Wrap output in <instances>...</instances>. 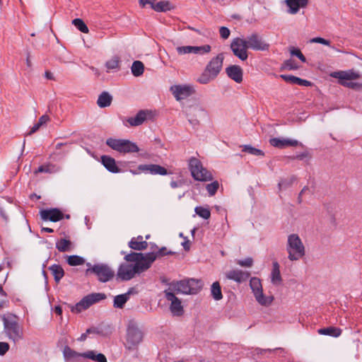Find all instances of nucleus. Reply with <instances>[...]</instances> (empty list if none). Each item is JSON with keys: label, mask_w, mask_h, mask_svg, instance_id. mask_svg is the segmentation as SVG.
<instances>
[{"label": "nucleus", "mask_w": 362, "mask_h": 362, "mask_svg": "<svg viewBox=\"0 0 362 362\" xmlns=\"http://www.w3.org/2000/svg\"><path fill=\"white\" fill-rule=\"evenodd\" d=\"M144 333L139 324L134 320L128 322L124 346L126 350L132 351L137 350L143 341Z\"/></svg>", "instance_id": "obj_1"}, {"label": "nucleus", "mask_w": 362, "mask_h": 362, "mask_svg": "<svg viewBox=\"0 0 362 362\" xmlns=\"http://www.w3.org/2000/svg\"><path fill=\"white\" fill-rule=\"evenodd\" d=\"M202 288V284L200 280L188 279L172 281L169 284V286L167 290L175 294L180 293L184 295H194L199 293Z\"/></svg>", "instance_id": "obj_2"}, {"label": "nucleus", "mask_w": 362, "mask_h": 362, "mask_svg": "<svg viewBox=\"0 0 362 362\" xmlns=\"http://www.w3.org/2000/svg\"><path fill=\"white\" fill-rule=\"evenodd\" d=\"M286 251L291 261H298L305 256V247L298 235L291 234L288 236Z\"/></svg>", "instance_id": "obj_3"}, {"label": "nucleus", "mask_w": 362, "mask_h": 362, "mask_svg": "<svg viewBox=\"0 0 362 362\" xmlns=\"http://www.w3.org/2000/svg\"><path fill=\"white\" fill-rule=\"evenodd\" d=\"M16 318V316L4 318V332L7 338L15 344L22 340L24 337L23 327Z\"/></svg>", "instance_id": "obj_4"}, {"label": "nucleus", "mask_w": 362, "mask_h": 362, "mask_svg": "<svg viewBox=\"0 0 362 362\" xmlns=\"http://www.w3.org/2000/svg\"><path fill=\"white\" fill-rule=\"evenodd\" d=\"M148 269L147 264H134L128 263L121 264L118 268L117 276L122 281H129L133 279L136 274H139Z\"/></svg>", "instance_id": "obj_5"}, {"label": "nucleus", "mask_w": 362, "mask_h": 362, "mask_svg": "<svg viewBox=\"0 0 362 362\" xmlns=\"http://www.w3.org/2000/svg\"><path fill=\"white\" fill-rule=\"evenodd\" d=\"M189 168L194 180L206 182L213 179L211 173L203 167L202 162L193 157L189 160Z\"/></svg>", "instance_id": "obj_6"}, {"label": "nucleus", "mask_w": 362, "mask_h": 362, "mask_svg": "<svg viewBox=\"0 0 362 362\" xmlns=\"http://www.w3.org/2000/svg\"><path fill=\"white\" fill-rule=\"evenodd\" d=\"M88 268L86 271V274H94L101 282H107L112 279L115 272L110 267L104 264L91 265L87 263Z\"/></svg>", "instance_id": "obj_7"}, {"label": "nucleus", "mask_w": 362, "mask_h": 362, "mask_svg": "<svg viewBox=\"0 0 362 362\" xmlns=\"http://www.w3.org/2000/svg\"><path fill=\"white\" fill-rule=\"evenodd\" d=\"M106 144L115 151L120 153H135L139 151L138 146L129 140L109 138Z\"/></svg>", "instance_id": "obj_8"}, {"label": "nucleus", "mask_w": 362, "mask_h": 362, "mask_svg": "<svg viewBox=\"0 0 362 362\" xmlns=\"http://www.w3.org/2000/svg\"><path fill=\"white\" fill-rule=\"evenodd\" d=\"M250 286L254 294L255 300L262 305H269L273 300V296H266L263 293L262 286L260 279L257 277H252L250 281Z\"/></svg>", "instance_id": "obj_9"}, {"label": "nucleus", "mask_w": 362, "mask_h": 362, "mask_svg": "<svg viewBox=\"0 0 362 362\" xmlns=\"http://www.w3.org/2000/svg\"><path fill=\"white\" fill-rule=\"evenodd\" d=\"M106 298V295L103 293H93L83 297L72 308L73 312L81 313L82 310L88 309L92 305Z\"/></svg>", "instance_id": "obj_10"}, {"label": "nucleus", "mask_w": 362, "mask_h": 362, "mask_svg": "<svg viewBox=\"0 0 362 362\" xmlns=\"http://www.w3.org/2000/svg\"><path fill=\"white\" fill-rule=\"evenodd\" d=\"M330 76L333 78H338L339 83L344 86L355 88L358 86L356 83L348 81L359 78V74L355 71L351 70L334 71L331 73Z\"/></svg>", "instance_id": "obj_11"}, {"label": "nucleus", "mask_w": 362, "mask_h": 362, "mask_svg": "<svg viewBox=\"0 0 362 362\" xmlns=\"http://www.w3.org/2000/svg\"><path fill=\"white\" fill-rule=\"evenodd\" d=\"M164 296L165 299L169 303V309L173 316H182L184 315L185 310L182 305L181 300L179 299L175 293L167 289L164 291Z\"/></svg>", "instance_id": "obj_12"}, {"label": "nucleus", "mask_w": 362, "mask_h": 362, "mask_svg": "<svg viewBox=\"0 0 362 362\" xmlns=\"http://www.w3.org/2000/svg\"><path fill=\"white\" fill-rule=\"evenodd\" d=\"M230 49L233 54L241 61H245L247 59L249 48L245 38H234L230 43Z\"/></svg>", "instance_id": "obj_13"}, {"label": "nucleus", "mask_w": 362, "mask_h": 362, "mask_svg": "<svg viewBox=\"0 0 362 362\" xmlns=\"http://www.w3.org/2000/svg\"><path fill=\"white\" fill-rule=\"evenodd\" d=\"M249 49L256 51H267L269 44L266 42L257 33H252L245 38Z\"/></svg>", "instance_id": "obj_14"}, {"label": "nucleus", "mask_w": 362, "mask_h": 362, "mask_svg": "<svg viewBox=\"0 0 362 362\" xmlns=\"http://www.w3.org/2000/svg\"><path fill=\"white\" fill-rule=\"evenodd\" d=\"M124 259L129 262H134V264H147L149 269L155 261V257L153 254L131 252L124 257Z\"/></svg>", "instance_id": "obj_15"}, {"label": "nucleus", "mask_w": 362, "mask_h": 362, "mask_svg": "<svg viewBox=\"0 0 362 362\" xmlns=\"http://www.w3.org/2000/svg\"><path fill=\"white\" fill-rule=\"evenodd\" d=\"M156 0H139L141 7L150 5L151 8L156 12H167L175 8L174 5L170 1H160L156 3Z\"/></svg>", "instance_id": "obj_16"}, {"label": "nucleus", "mask_w": 362, "mask_h": 362, "mask_svg": "<svg viewBox=\"0 0 362 362\" xmlns=\"http://www.w3.org/2000/svg\"><path fill=\"white\" fill-rule=\"evenodd\" d=\"M170 91L177 100H184L194 92L189 85H175L170 87Z\"/></svg>", "instance_id": "obj_17"}, {"label": "nucleus", "mask_w": 362, "mask_h": 362, "mask_svg": "<svg viewBox=\"0 0 362 362\" xmlns=\"http://www.w3.org/2000/svg\"><path fill=\"white\" fill-rule=\"evenodd\" d=\"M40 218L43 221L57 222L64 218V213L57 208L42 209L40 211Z\"/></svg>", "instance_id": "obj_18"}, {"label": "nucleus", "mask_w": 362, "mask_h": 362, "mask_svg": "<svg viewBox=\"0 0 362 362\" xmlns=\"http://www.w3.org/2000/svg\"><path fill=\"white\" fill-rule=\"evenodd\" d=\"M179 54H185L194 53L197 54H202L209 53L211 51V46L205 45L203 46H182L176 48Z\"/></svg>", "instance_id": "obj_19"}, {"label": "nucleus", "mask_w": 362, "mask_h": 362, "mask_svg": "<svg viewBox=\"0 0 362 362\" xmlns=\"http://www.w3.org/2000/svg\"><path fill=\"white\" fill-rule=\"evenodd\" d=\"M223 62V56L222 54H219L211 59L205 69L206 71L210 72L214 76L216 77L222 69Z\"/></svg>", "instance_id": "obj_20"}, {"label": "nucleus", "mask_w": 362, "mask_h": 362, "mask_svg": "<svg viewBox=\"0 0 362 362\" xmlns=\"http://www.w3.org/2000/svg\"><path fill=\"white\" fill-rule=\"evenodd\" d=\"M250 276V273L241 269H233L226 273L228 279L233 280L238 284L246 281Z\"/></svg>", "instance_id": "obj_21"}, {"label": "nucleus", "mask_w": 362, "mask_h": 362, "mask_svg": "<svg viewBox=\"0 0 362 362\" xmlns=\"http://www.w3.org/2000/svg\"><path fill=\"white\" fill-rule=\"evenodd\" d=\"M138 170L139 171L149 173L152 175H165L168 174L167 170L165 168L156 164L139 165Z\"/></svg>", "instance_id": "obj_22"}, {"label": "nucleus", "mask_w": 362, "mask_h": 362, "mask_svg": "<svg viewBox=\"0 0 362 362\" xmlns=\"http://www.w3.org/2000/svg\"><path fill=\"white\" fill-rule=\"evenodd\" d=\"M308 0H285L286 6L288 7V13L296 14L301 8H305L308 4Z\"/></svg>", "instance_id": "obj_23"}, {"label": "nucleus", "mask_w": 362, "mask_h": 362, "mask_svg": "<svg viewBox=\"0 0 362 362\" xmlns=\"http://www.w3.org/2000/svg\"><path fill=\"white\" fill-rule=\"evenodd\" d=\"M228 76L236 83H241L243 81V69L238 65H230L226 69Z\"/></svg>", "instance_id": "obj_24"}, {"label": "nucleus", "mask_w": 362, "mask_h": 362, "mask_svg": "<svg viewBox=\"0 0 362 362\" xmlns=\"http://www.w3.org/2000/svg\"><path fill=\"white\" fill-rule=\"evenodd\" d=\"M150 112L148 110H140L134 117H129L127 122L132 127H136L142 124L147 119Z\"/></svg>", "instance_id": "obj_25"}, {"label": "nucleus", "mask_w": 362, "mask_h": 362, "mask_svg": "<svg viewBox=\"0 0 362 362\" xmlns=\"http://www.w3.org/2000/svg\"><path fill=\"white\" fill-rule=\"evenodd\" d=\"M269 143L274 147L284 148L286 146H296L298 141L288 139L273 138L269 140Z\"/></svg>", "instance_id": "obj_26"}, {"label": "nucleus", "mask_w": 362, "mask_h": 362, "mask_svg": "<svg viewBox=\"0 0 362 362\" xmlns=\"http://www.w3.org/2000/svg\"><path fill=\"white\" fill-rule=\"evenodd\" d=\"M101 162L104 167L110 173H117L120 172V169L116 165L115 160L109 156H102Z\"/></svg>", "instance_id": "obj_27"}, {"label": "nucleus", "mask_w": 362, "mask_h": 362, "mask_svg": "<svg viewBox=\"0 0 362 362\" xmlns=\"http://www.w3.org/2000/svg\"><path fill=\"white\" fill-rule=\"evenodd\" d=\"M271 282L274 285H280L282 278L280 273V266L278 262L274 261L271 272Z\"/></svg>", "instance_id": "obj_28"}, {"label": "nucleus", "mask_w": 362, "mask_h": 362, "mask_svg": "<svg viewBox=\"0 0 362 362\" xmlns=\"http://www.w3.org/2000/svg\"><path fill=\"white\" fill-rule=\"evenodd\" d=\"M129 247L134 250H143L147 248L148 243L143 240V237L139 235L136 238H132L129 242Z\"/></svg>", "instance_id": "obj_29"}, {"label": "nucleus", "mask_w": 362, "mask_h": 362, "mask_svg": "<svg viewBox=\"0 0 362 362\" xmlns=\"http://www.w3.org/2000/svg\"><path fill=\"white\" fill-rule=\"evenodd\" d=\"M81 357L88 358L96 362H107L105 356L95 351H88L81 354Z\"/></svg>", "instance_id": "obj_30"}, {"label": "nucleus", "mask_w": 362, "mask_h": 362, "mask_svg": "<svg viewBox=\"0 0 362 362\" xmlns=\"http://www.w3.org/2000/svg\"><path fill=\"white\" fill-rule=\"evenodd\" d=\"M317 332L322 335H328L333 337H338L341 334V329L336 327H327L318 329Z\"/></svg>", "instance_id": "obj_31"}, {"label": "nucleus", "mask_w": 362, "mask_h": 362, "mask_svg": "<svg viewBox=\"0 0 362 362\" xmlns=\"http://www.w3.org/2000/svg\"><path fill=\"white\" fill-rule=\"evenodd\" d=\"M58 171H59V168L56 165L52 164L51 163H47L45 165H42L39 166L37 168V169H36L35 170V174L42 173L52 174V173H55Z\"/></svg>", "instance_id": "obj_32"}, {"label": "nucleus", "mask_w": 362, "mask_h": 362, "mask_svg": "<svg viewBox=\"0 0 362 362\" xmlns=\"http://www.w3.org/2000/svg\"><path fill=\"white\" fill-rule=\"evenodd\" d=\"M112 97L107 92H103L98 97L97 104L100 107H106L111 105Z\"/></svg>", "instance_id": "obj_33"}, {"label": "nucleus", "mask_w": 362, "mask_h": 362, "mask_svg": "<svg viewBox=\"0 0 362 362\" xmlns=\"http://www.w3.org/2000/svg\"><path fill=\"white\" fill-rule=\"evenodd\" d=\"M49 269L51 271L54 281L57 283H59L64 275V271L63 268L59 264H53L49 267Z\"/></svg>", "instance_id": "obj_34"}, {"label": "nucleus", "mask_w": 362, "mask_h": 362, "mask_svg": "<svg viewBox=\"0 0 362 362\" xmlns=\"http://www.w3.org/2000/svg\"><path fill=\"white\" fill-rule=\"evenodd\" d=\"M49 121V117L47 115H44L40 117L38 122L33 125L28 135H31L36 132L42 126L46 124Z\"/></svg>", "instance_id": "obj_35"}, {"label": "nucleus", "mask_w": 362, "mask_h": 362, "mask_svg": "<svg viewBox=\"0 0 362 362\" xmlns=\"http://www.w3.org/2000/svg\"><path fill=\"white\" fill-rule=\"evenodd\" d=\"M72 243L70 240L66 239H60L56 243V247L59 252L70 251L71 249Z\"/></svg>", "instance_id": "obj_36"}, {"label": "nucleus", "mask_w": 362, "mask_h": 362, "mask_svg": "<svg viewBox=\"0 0 362 362\" xmlns=\"http://www.w3.org/2000/svg\"><path fill=\"white\" fill-rule=\"evenodd\" d=\"M81 354L73 350L69 346H65L63 350V355L66 360L81 357Z\"/></svg>", "instance_id": "obj_37"}, {"label": "nucleus", "mask_w": 362, "mask_h": 362, "mask_svg": "<svg viewBox=\"0 0 362 362\" xmlns=\"http://www.w3.org/2000/svg\"><path fill=\"white\" fill-rule=\"evenodd\" d=\"M131 69L132 73L134 76H140L144 73V64L140 61H135L133 62Z\"/></svg>", "instance_id": "obj_38"}, {"label": "nucleus", "mask_w": 362, "mask_h": 362, "mask_svg": "<svg viewBox=\"0 0 362 362\" xmlns=\"http://www.w3.org/2000/svg\"><path fill=\"white\" fill-rule=\"evenodd\" d=\"M128 300V296L124 293L116 296L114 298L113 306L116 308H123Z\"/></svg>", "instance_id": "obj_39"}, {"label": "nucleus", "mask_w": 362, "mask_h": 362, "mask_svg": "<svg viewBox=\"0 0 362 362\" xmlns=\"http://www.w3.org/2000/svg\"><path fill=\"white\" fill-rule=\"evenodd\" d=\"M211 293L216 300H219L223 298L221 286L218 281L214 282L211 285Z\"/></svg>", "instance_id": "obj_40"}, {"label": "nucleus", "mask_w": 362, "mask_h": 362, "mask_svg": "<svg viewBox=\"0 0 362 362\" xmlns=\"http://www.w3.org/2000/svg\"><path fill=\"white\" fill-rule=\"evenodd\" d=\"M215 78L216 77L214 76L210 72L206 71V69H205L197 81L201 84H206L214 80Z\"/></svg>", "instance_id": "obj_41"}, {"label": "nucleus", "mask_w": 362, "mask_h": 362, "mask_svg": "<svg viewBox=\"0 0 362 362\" xmlns=\"http://www.w3.org/2000/svg\"><path fill=\"white\" fill-rule=\"evenodd\" d=\"M243 151L257 156H264V153L258 148H256L250 145H244L243 146Z\"/></svg>", "instance_id": "obj_42"}, {"label": "nucleus", "mask_w": 362, "mask_h": 362, "mask_svg": "<svg viewBox=\"0 0 362 362\" xmlns=\"http://www.w3.org/2000/svg\"><path fill=\"white\" fill-rule=\"evenodd\" d=\"M85 262V259L78 255H71L67 259V263L70 266H78L82 265Z\"/></svg>", "instance_id": "obj_43"}, {"label": "nucleus", "mask_w": 362, "mask_h": 362, "mask_svg": "<svg viewBox=\"0 0 362 362\" xmlns=\"http://www.w3.org/2000/svg\"><path fill=\"white\" fill-rule=\"evenodd\" d=\"M195 213L204 219H209L211 216L210 210L203 206H197L194 209Z\"/></svg>", "instance_id": "obj_44"}, {"label": "nucleus", "mask_w": 362, "mask_h": 362, "mask_svg": "<svg viewBox=\"0 0 362 362\" xmlns=\"http://www.w3.org/2000/svg\"><path fill=\"white\" fill-rule=\"evenodd\" d=\"M72 23L82 33H88V28L87 25L81 18H75L73 20Z\"/></svg>", "instance_id": "obj_45"}, {"label": "nucleus", "mask_w": 362, "mask_h": 362, "mask_svg": "<svg viewBox=\"0 0 362 362\" xmlns=\"http://www.w3.org/2000/svg\"><path fill=\"white\" fill-rule=\"evenodd\" d=\"M119 58L117 56H114L113 57H112L110 60H108L106 62L105 66H106L107 69L109 70L116 69L119 67Z\"/></svg>", "instance_id": "obj_46"}, {"label": "nucleus", "mask_w": 362, "mask_h": 362, "mask_svg": "<svg viewBox=\"0 0 362 362\" xmlns=\"http://www.w3.org/2000/svg\"><path fill=\"white\" fill-rule=\"evenodd\" d=\"M219 187L218 181H214L211 183L206 185V189L210 196H214Z\"/></svg>", "instance_id": "obj_47"}, {"label": "nucleus", "mask_w": 362, "mask_h": 362, "mask_svg": "<svg viewBox=\"0 0 362 362\" xmlns=\"http://www.w3.org/2000/svg\"><path fill=\"white\" fill-rule=\"evenodd\" d=\"M290 53L292 56L297 57L301 62H306L305 56L302 54L300 49L292 47L290 48Z\"/></svg>", "instance_id": "obj_48"}, {"label": "nucleus", "mask_w": 362, "mask_h": 362, "mask_svg": "<svg viewBox=\"0 0 362 362\" xmlns=\"http://www.w3.org/2000/svg\"><path fill=\"white\" fill-rule=\"evenodd\" d=\"M173 252L171 251L166 252V247H163L160 249H159L157 252H148L147 254H153L155 257V260L160 257L165 256L166 255L172 254Z\"/></svg>", "instance_id": "obj_49"}, {"label": "nucleus", "mask_w": 362, "mask_h": 362, "mask_svg": "<svg viewBox=\"0 0 362 362\" xmlns=\"http://www.w3.org/2000/svg\"><path fill=\"white\" fill-rule=\"evenodd\" d=\"M293 181V178L292 177L289 179L281 180L278 185L279 189L281 190L287 187H289L292 185Z\"/></svg>", "instance_id": "obj_50"}, {"label": "nucleus", "mask_w": 362, "mask_h": 362, "mask_svg": "<svg viewBox=\"0 0 362 362\" xmlns=\"http://www.w3.org/2000/svg\"><path fill=\"white\" fill-rule=\"evenodd\" d=\"M284 67L288 70H297L299 68L296 62L292 59H288L284 62Z\"/></svg>", "instance_id": "obj_51"}, {"label": "nucleus", "mask_w": 362, "mask_h": 362, "mask_svg": "<svg viewBox=\"0 0 362 362\" xmlns=\"http://www.w3.org/2000/svg\"><path fill=\"white\" fill-rule=\"evenodd\" d=\"M280 77L284 79L286 82L291 83V84H296L298 78L297 76H293V75H286V74H281L280 75Z\"/></svg>", "instance_id": "obj_52"}, {"label": "nucleus", "mask_w": 362, "mask_h": 362, "mask_svg": "<svg viewBox=\"0 0 362 362\" xmlns=\"http://www.w3.org/2000/svg\"><path fill=\"white\" fill-rule=\"evenodd\" d=\"M237 264L241 267H251L253 264V259L251 257H247L245 259L238 260Z\"/></svg>", "instance_id": "obj_53"}, {"label": "nucleus", "mask_w": 362, "mask_h": 362, "mask_svg": "<svg viewBox=\"0 0 362 362\" xmlns=\"http://www.w3.org/2000/svg\"><path fill=\"white\" fill-rule=\"evenodd\" d=\"M310 42L311 43H320V44L327 45V46H330V41L329 40H326L325 38H322V37H317L312 38L310 40Z\"/></svg>", "instance_id": "obj_54"}, {"label": "nucleus", "mask_w": 362, "mask_h": 362, "mask_svg": "<svg viewBox=\"0 0 362 362\" xmlns=\"http://www.w3.org/2000/svg\"><path fill=\"white\" fill-rule=\"evenodd\" d=\"M219 33L221 37L224 40L228 39L230 34V30L224 26L220 28Z\"/></svg>", "instance_id": "obj_55"}, {"label": "nucleus", "mask_w": 362, "mask_h": 362, "mask_svg": "<svg viewBox=\"0 0 362 362\" xmlns=\"http://www.w3.org/2000/svg\"><path fill=\"white\" fill-rule=\"evenodd\" d=\"M9 349V344L7 342H0V355H4Z\"/></svg>", "instance_id": "obj_56"}, {"label": "nucleus", "mask_w": 362, "mask_h": 362, "mask_svg": "<svg viewBox=\"0 0 362 362\" xmlns=\"http://www.w3.org/2000/svg\"><path fill=\"white\" fill-rule=\"evenodd\" d=\"M296 84L301 86H310L312 85V83L305 79H302L300 78H298Z\"/></svg>", "instance_id": "obj_57"}, {"label": "nucleus", "mask_w": 362, "mask_h": 362, "mask_svg": "<svg viewBox=\"0 0 362 362\" xmlns=\"http://www.w3.org/2000/svg\"><path fill=\"white\" fill-rule=\"evenodd\" d=\"M92 332L91 329H88L85 333H83L81 337L78 339V341H85L87 338L88 334H90Z\"/></svg>", "instance_id": "obj_58"}, {"label": "nucleus", "mask_w": 362, "mask_h": 362, "mask_svg": "<svg viewBox=\"0 0 362 362\" xmlns=\"http://www.w3.org/2000/svg\"><path fill=\"white\" fill-rule=\"evenodd\" d=\"M137 293H138V291L135 288H131L124 294L127 295V296H128V298L129 299L130 296L136 294Z\"/></svg>", "instance_id": "obj_59"}, {"label": "nucleus", "mask_w": 362, "mask_h": 362, "mask_svg": "<svg viewBox=\"0 0 362 362\" xmlns=\"http://www.w3.org/2000/svg\"><path fill=\"white\" fill-rule=\"evenodd\" d=\"M45 77L47 78V79H49V80H54V76H53V74L52 73H51L50 71H45Z\"/></svg>", "instance_id": "obj_60"}, {"label": "nucleus", "mask_w": 362, "mask_h": 362, "mask_svg": "<svg viewBox=\"0 0 362 362\" xmlns=\"http://www.w3.org/2000/svg\"><path fill=\"white\" fill-rule=\"evenodd\" d=\"M54 310V313H57L59 315H62V309L59 305L58 306H55Z\"/></svg>", "instance_id": "obj_61"}, {"label": "nucleus", "mask_w": 362, "mask_h": 362, "mask_svg": "<svg viewBox=\"0 0 362 362\" xmlns=\"http://www.w3.org/2000/svg\"><path fill=\"white\" fill-rule=\"evenodd\" d=\"M180 185V182H177L176 181H172L170 182V187L172 188H176V187H178Z\"/></svg>", "instance_id": "obj_62"}, {"label": "nucleus", "mask_w": 362, "mask_h": 362, "mask_svg": "<svg viewBox=\"0 0 362 362\" xmlns=\"http://www.w3.org/2000/svg\"><path fill=\"white\" fill-rule=\"evenodd\" d=\"M308 189V187H305L302 189V190L300 191V194H299V197H298V201L299 202H301V199H300V197L302 196V194L303 193H305V192Z\"/></svg>", "instance_id": "obj_63"}, {"label": "nucleus", "mask_w": 362, "mask_h": 362, "mask_svg": "<svg viewBox=\"0 0 362 362\" xmlns=\"http://www.w3.org/2000/svg\"><path fill=\"white\" fill-rule=\"evenodd\" d=\"M42 231H45V232H47V233H53L54 232V230L51 228H42Z\"/></svg>", "instance_id": "obj_64"}]
</instances>
